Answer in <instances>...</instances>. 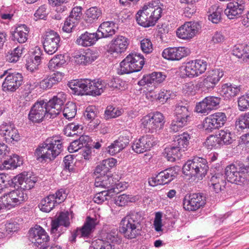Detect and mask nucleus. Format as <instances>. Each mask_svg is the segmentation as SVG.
Returning <instances> with one entry per match:
<instances>
[{
	"label": "nucleus",
	"instance_id": "23",
	"mask_svg": "<svg viewBox=\"0 0 249 249\" xmlns=\"http://www.w3.org/2000/svg\"><path fill=\"white\" fill-rule=\"evenodd\" d=\"M99 223V220L96 218H92L88 216L84 225L76 230L73 238L79 237L84 239L89 238L96 225Z\"/></svg>",
	"mask_w": 249,
	"mask_h": 249
},
{
	"label": "nucleus",
	"instance_id": "63",
	"mask_svg": "<svg viewBox=\"0 0 249 249\" xmlns=\"http://www.w3.org/2000/svg\"><path fill=\"white\" fill-rule=\"evenodd\" d=\"M48 14L47 11V6L45 5L39 7L36 11L34 16L36 18V20L38 19H44Z\"/></svg>",
	"mask_w": 249,
	"mask_h": 249
},
{
	"label": "nucleus",
	"instance_id": "41",
	"mask_svg": "<svg viewBox=\"0 0 249 249\" xmlns=\"http://www.w3.org/2000/svg\"><path fill=\"white\" fill-rule=\"evenodd\" d=\"M85 19L89 23H93L97 21L102 15V10L96 7H91L85 12Z\"/></svg>",
	"mask_w": 249,
	"mask_h": 249
},
{
	"label": "nucleus",
	"instance_id": "21",
	"mask_svg": "<svg viewBox=\"0 0 249 249\" xmlns=\"http://www.w3.org/2000/svg\"><path fill=\"white\" fill-rule=\"evenodd\" d=\"M206 199L202 194L195 193L186 196L183 202V208L189 211L198 210L205 204Z\"/></svg>",
	"mask_w": 249,
	"mask_h": 249
},
{
	"label": "nucleus",
	"instance_id": "18",
	"mask_svg": "<svg viewBox=\"0 0 249 249\" xmlns=\"http://www.w3.org/2000/svg\"><path fill=\"white\" fill-rule=\"evenodd\" d=\"M200 28V25L197 22H185L177 29V36L182 39H190L198 33Z\"/></svg>",
	"mask_w": 249,
	"mask_h": 249
},
{
	"label": "nucleus",
	"instance_id": "57",
	"mask_svg": "<svg viewBox=\"0 0 249 249\" xmlns=\"http://www.w3.org/2000/svg\"><path fill=\"white\" fill-rule=\"evenodd\" d=\"M141 48L145 53H150L153 50V45L151 40L148 38H144L141 41Z\"/></svg>",
	"mask_w": 249,
	"mask_h": 249
},
{
	"label": "nucleus",
	"instance_id": "16",
	"mask_svg": "<svg viewBox=\"0 0 249 249\" xmlns=\"http://www.w3.org/2000/svg\"><path fill=\"white\" fill-rule=\"evenodd\" d=\"M60 37L53 31L46 32L43 36V45L45 52L48 54L54 53L60 47Z\"/></svg>",
	"mask_w": 249,
	"mask_h": 249
},
{
	"label": "nucleus",
	"instance_id": "2",
	"mask_svg": "<svg viewBox=\"0 0 249 249\" xmlns=\"http://www.w3.org/2000/svg\"><path fill=\"white\" fill-rule=\"evenodd\" d=\"M164 5L159 0L145 4L136 14L138 24L144 27L154 26L161 17Z\"/></svg>",
	"mask_w": 249,
	"mask_h": 249
},
{
	"label": "nucleus",
	"instance_id": "30",
	"mask_svg": "<svg viewBox=\"0 0 249 249\" xmlns=\"http://www.w3.org/2000/svg\"><path fill=\"white\" fill-rule=\"evenodd\" d=\"M63 76V74L60 72H56L48 75L39 82L40 88L43 90L50 89L60 82Z\"/></svg>",
	"mask_w": 249,
	"mask_h": 249
},
{
	"label": "nucleus",
	"instance_id": "4",
	"mask_svg": "<svg viewBox=\"0 0 249 249\" xmlns=\"http://www.w3.org/2000/svg\"><path fill=\"white\" fill-rule=\"evenodd\" d=\"M142 220V217L140 213L131 212L121 220L119 231L127 239L135 238L141 235Z\"/></svg>",
	"mask_w": 249,
	"mask_h": 249
},
{
	"label": "nucleus",
	"instance_id": "59",
	"mask_svg": "<svg viewBox=\"0 0 249 249\" xmlns=\"http://www.w3.org/2000/svg\"><path fill=\"white\" fill-rule=\"evenodd\" d=\"M77 22L74 18L69 17L66 20L63 27V30L66 33H70L72 29L76 26Z\"/></svg>",
	"mask_w": 249,
	"mask_h": 249
},
{
	"label": "nucleus",
	"instance_id": "34",
	"mask_svg": "<svg viewBox=\"0 0 249 249\" xmlns=\"http://www.w3.org/2000/svg\"><path fill=\"white\" fill-rule=\"evenodd\" d=\"M115 186L116 188H111L110 189L101 191L97 193L93 198L94 201L97 204H101L105 201L111 198L114 194L118 193L119 191L116 190L122 187L120 183L115 184Z\"/></svg>",
	"mask_w": 249,
	"mask_h": 249
},
{
	"label": "nucleus",
	"instance_id": "44",
	"mask_svg": "<svg viewBox=\"0 0 249 249\" xmlns=\"http://www.w3.org/2000/svg\"><path fill=\"white\" fill-rule=\"evenodd\" d=\"M86 79L73 80L69 82V87L77 95L83 94L85 90Z\"/></svg>",
	"mask_w": 249,
	"mask_h": 249
},
{
	"label": "nucleus",
	"instance_id": "45",
	"mask_svg": "<svg viewBox=\"0 0 249 249\" xmlns=\"http://www.w3.org/2000/svg\"><path fill=\"white\" fill-rule=\"evenodd\" d=\"M57 204L54 195H50L41 201L40 210L42 212L49 213Z\"/></svg>",
	"mask_w": 249,
	"mask_h": 249
},
{
	"label": "nucleus",
	"instance_id": "62",
	"mask_svg": "<svg viewBox=\"0 0 249 249\" xmlns=\"http://www.w3.org/2000/svg\"><path fill=\"white\" fill-rule=\"evenodd\" d=\"M109 171L108 168H107L106 164L104 162V161L102 160L96 167L94 174L95 175L97 176L98 175L102 176L107 175L106 174Z\"/></svg>",
	"mask_w": 249,
	"mask_h": 249
},
{
	"label": "nucleus",
	"instance_id": "20",
	"mask_svg": "<svg viewBox=\"0 0 249 249\" xmlns=\"http://www.w3.org/2000/svg\"><path fill=\"white\" fill-rule=\"evenodd\" d=\"M37 181L36 177L31 173L23 172L15 177L13 182L15 186L23 190H30L34 187Z\"/></svg>",
	"mask_w": 249,
	"mask_h": 249
},
{
	"label": "nucleus",
	"instance_id": "27",
	"mask_svg": "<svg viewBox=\"0 0 249 249\" xmlns=\"http://www.w3.org/2000/svg\"><path fill=\"white\" fill-rule=\"evenodd\" d=\"M244 10L243 4L237 1L230 2L227 4L224 14L229 19H235L241 17Z\"/></svg>",
	"mask_w": 249,
	"mask_h": 249
},
{
	"label": "nucleus",
	"instance_id": "32",
	"mask_svg": "<svg viewBox=\"0 0 249 249\" xmlns=\"http://www.w3.org/2000/svg\"><path fill=\"white\" fill-rule=\"evenodd\" d=\"M29 28L25 24L18 25L12 34L13 40L19 43H24L28 39Z\"/></svg>",
	"mask_w": 249,
	"mask_h": 249
},
{
	"label": "nucleus",
	"instance_id": "17",
	"mask_svg": "<svg viewBox=\"0 0 249 249\" xmlns=\"http://www.w3.org/2000/svg\"><path fill=\"white\" fill-rule=\"evenodd\" d=\"M30 241L35 246H40L42 249H46L47 242L49 240V236L45 231L40 226L36 225L31 228L29 232Z\"/></svg>",
	"mask_w": 249,
	"mask_h": 249
},
{
	"label": "nucleus",
	"instance_id": "14",
	"mask_svg": "<svg viewBox=\"0 0 249 249\" xmlns=\"http://www.w3.org/2000/svg\"><path fill=\"white\" fill-rule=\"evenodd\" d=\"M4 77V80L2 83L4 90L14 91L22 84L23 77L18 72L10 73L8 71H5L2 74H0V79Z\"/></svg>",
	"mask_w": 249,
	"mask_h": 249
},
{
	"label": "nucleus",
	"instance_id": "48",
	"mask_svg": "<svg viewBox=\"0 0 249 249\" xmlns=\"http://www.w3.org/2000/svg\"><path fill=\"white\" fill-rule=\"evenodd\" d=\"M222 10L216 5L212 6L209 9L210 14L208 16V19L213 23H218L221 19V14Z\"/></svg>",
	"mask_w": 249,
	"mask_h": 249
},
{
	"label": "nucleus",
	"instance_id": "60",
	"mask_svg": "<svg viewBox=\"0 0 249 249\" xmlns=\"http://www.w3.org/2000/svg\"><path fill=\"white\" fill-rule=\"evenodd\" d=\"M97 114V110L95 107L90 106L86 108L84 116L89 120H93Z\"/></svg>",
	"mask_w": 249,
	"mask_h": 249
},
{
	"label": "nucleus",
	"instance_id": "12",
	"mask_svg": "<svg viewBox=\"0 0 249 249\" xmlns=\"http://www.w3.org/2000/svg\"><path fill=\"white\" fill-rule=\"evenodd\" d=\"M225 175L227 180L232 183H235L238 185L248 184L247 172L234 164H231L226 167Z\"/></svg>",
	"mask_w": 249,
	"mask_h": 249
},
{
	"label": "nucleus",
	"instance_id": "50",
	"mask_svg": "<svg viewBox=\"0 0 249 249\" xmlns=\"http://www.w3.org/2000/svg\"><path fill=\"white\" fill-rule=\"evenodd\" d=\"M123 112V110L122 108L109 106L105 111V116L107 119L115 118L121 116Z\"/></svg>",
	"mask_w": 249,
	"mask_h": 249
},
{
	"label": "nucleus",
	"instance_id": "43",
	"mask_svg": "<svg viewBox=\"0 0 249 249\" xmlns=\"http://www.w3.org/2000/svg\"><path fill=\"white\" fill-rule=\"evenodd\" d=\"M113 179L112 177L107 175L97 176L95 178V186L96 187H101L110 189L115 188L113 185Z\"/></svg>",
	"mask_w": 249,
	"mask_h": 249
},
{
	"label": "nucleus",
	"instance_id": "13",
	"mask_svg": "<svg viewBox=\"0 0 249 249\" xmlns=\"http://www.w3.org/2000/svg\"><path fill=\"white\" fill-rule=\"evenodd\" d=\"M224 75V71L221 69H216L208 71L203 79L199 81L198 86L203 90L213 89Z\"/></svg>",
	"mask_w": 249,
	"mask_h": 249
},
{
	"label": "nucleus",
	"instance_id": "6",
	"mask_svg": "<svg viewBox=\"0 0 249 249\" xmlns=\"http://www.w3.org/2000/svg\"><path fill=\"white\" fill-rule=\"evenodd\" d=\"M144 64V58L141 53L133 52L127 55L120 63L118 73L128 74L140 71Z\"/></svg>",
	"mask_w": 249,
	"mask_h": 249
},
{
	"label": "nucleus",
	"instance_id": "54",
	"mask_svg": "<svg viewBox=\"0 0 249 249\" xmlns=\"http://www.w3.org/2000/svg\"><path fill=\"white\" fill-rule=\"evenodd\" d=\"M66 61L62 54L55 55L49 62V67L50 69L59 68L65 64Z\"/></svg>",
	"mask_w": 249,
	"mask_h": 249
},
{
	"label": "nucleus",
	"instance_id": "33",
	"mask_svg": "<svg viewBox=\"0 0 249 249\" xmlns=\"http://www.w3.org/2000/svg\"><path fill=\"white\" fill-rule=\"evenodd\" d=\"M99 38L97 32L90 33L86 32L77 37L76 43L83 47L90 46L94 44Z\"/></svg>",
	"mask_w": 249,
	"mask_h": 249
},
{
	"label": "nucleus",
	"instance_id": "19",
	"mask_svg": "<svg viewBox=\"0 0 249 249\" xmlns=\"http://www.w3.org/2000/svg\"><path fill=\"white\" fill-rule=\"evenodd\" d=\"M156 144L157 142L153 136L147 134L135 140L132 145V148L137 153H143L150 150Z\"/></svg>",
	"mask_w": 249,
	"mask_h": 249
},
{
	"label": "nucleus",
	"instance_id": "36",
	"mask_svg": "<svg viewBox=\"0 0 249 249\" xmlns=\"http://www.w3.org/2000/svg\"><path fill=\"white\" fill-rule=\"evenodd\" d=\"M226 182L222 175L217 174L212 176L209 182L210 189L218 193L225 188Z\"/></svg>",
	"mask_w": 249,
	"mask_h": 249
},
{
	"label": "nucleus",
	"instance_id": "38",
	"mask_svg": "<svg viewBox=\"0 0 249 249\" xmlns=\"http://www.w3.org/2000/svg\"><path fill=\"white\" fill-rule=\"evenodd\" d=\"M190 139V135L187 132H183L180 135L175 136L173 143L182 151H184L189 145Z\"/></svg>",
	"mask_w": 249,
	"mask_h": 249
},
{
	"label": "nucleus",
	"instance_id": "28",
	"mask_svg": "<svg viewBox=\"0 0 249 249\" xmlns=\"http://www.w3.org/2000/svg\"><path fill=\"white\" fill-rule=\"evenodd\" d=\"M173 171L171 169L162 171L149 179L148 183L151 186L167 184L173 179Z\"/></svg>",
	"mask_w": 249,
	"mask_h": 249
},
{
	"label": "nucleus",
	"instance_id": "47",
	"mask_svg": "<svg viewBox=\"0 0 249 249\" xmlns=\"http://www.w3.org/2000/svg\"><path fill=\"white\" fill-rule=\"evenodd\" d=\"M76 111L77 107L75 104L72 102H68L65 105L62 113L66 119L70 120L75 117Z\"/></svg>",
	"mask_w": 249,
	"mask_h": 249
},
{
	"label": "nucleus",
	"instance_id": "64",
	"mask_svg": "<svg viewBox=\"0 0 249 249\" xmlns=\"http://www.w3.org/2000/svg\"><path fill=\"white\" fill-rule=\"evenodd\" d=\"M114 142L121 150H122L128 145L129 140L126 136H120Z\"/></svg>",
	"mask_w": 249,
	"mask_h": 249
},
{
	"label": "nucleus",
	"instance_id": "7",
	"mask_svg": "<svg viewBox=\"0 0 249 249\" xmlns=\"http://www.w3.org/2000/svg\"><path fill=\"white\" fill-rule=\"evenodd\" d=\"M27 199L26 193L21 188L5 193L0 197V210H10Z\"/></svg>",
	"mask_w": 249,
	"mask_h": 249
},
{
	"label": "nucleus",
	"instance_id": "25",
	"mask_svg": "<svg viewBox=\"0 0 249 249\" xmlns=\"http://www.w3.org/2000/svg\"><path fill=\"white\" fill-rule=\"evenodd\" d=\"M73 57L76 63L84 65L89 64L97 58L96 53L90 49L76 51Z\"/></svg>",
	"mask_w": 249,
	"mask_h": 249
},
{
	"label": "nucleus",
	"instance_id": "46",
	"mask_svg": "<svg viewBox=\"0 0 249 249\" xmlns=\"http://www.w3.org/2000/svg\"><path fill=\"white\" fill-rule=\"evenodd\" d=\"M23 51L22 46H18L13 50L8 52L6 55V60L10 63L17 62L21 56Z\"/></svg>",
	"mask_w": 249,
	"mask_h": 249
},
{
	"label": "nucleus",
	"instance_id": "56",
	"mask_svg": "<svg viewBox=\"0 0 249 249\" xmlns=\"http://www.w3.org/2000/svg\"><path fill=\"white\" fill-rule=\"evenodd\" d=\"M197 74L199 75L203 73L206 70L208 63L203 59H196L192 60Z\"/></svg>",
	"mask_w": 249,
	"mask_h": 249
},
{
	"label": "nucleus",
	"instance_id": "22",
	"mask_svg": "<svg viewBox=\"0 0 249 249\" xmlns=\"http://www.w3.org/2000/svg\"><path fill=\"white\" fill-rule=\"evenodd\" d=\"M106 87L105 82L100 79H86L85 93L94 96H98L104 92Z\"/></svg>",
	"mask_w": 249,
	"mask_h": 249
},
{
	"label": "nucleus",
	"instance_id": "5",
	"mask_svg": "<svg viewBox=\"0 0 249 249\" xmlns=\"http://www.w3.org/2000/svg\"><path fill=\"white\" fill-rule=\"evenodd\" d=\"M208 168L206 159L200 157H195L184 164L182 170L185 175L195 177L201 180L207 174Z\"/></svg>",
	"mask_w": 249,
	"mask_h": 249
},
{
	"label": "nucleus",
	"instance_id": "39",
	"mask_svg": "<svg viewBox=\"0 0 249 249\" xmlns=\"http://www.w3.org/2000/svg\"><path fill=\"white\" fill-rule=\"evenodd\" d=\"M166 77V76L162 72H153L149 75L143 76L142 80L146 84L157 85L163 82Z\"/></svg>",
	"mask_w": 249,
	"mask_h": 249
},
{
	"label": "nucleus",
	"instance_id": "61",
	"mask_svg": "<svg viewBox=\"0 0 249 249\" xmlns=\"http://www.w3.org/2000/svg\"><path fill=\"white\" fill-rule=\"evenodd\" d=\"M162 213L160 212L156 213L154 221V226L156 231L159 232L162 231Z\"/></svg>",
	"mask_w": 249,
	"mask_h": 249
},
{
	"label": "nucleus",
	"instance_id": "8",
	"mask_svg": "<svg viewBox=\"0 0 249 249\" xmlns=\"http://www.w3.org/2000/svg\"><path fill=\"white\" fill-rule=\"evenodd\" d=\"M141 126L150 133L157 132L163 128L164 117L160 112L149 113L143 116L140 121Z\"/></svg>",
	"mask_w": 249,
	"mask_h": 249
},
{
	"label": "nucleus",
	"instance_id": "3",
	"mask_svg": "<svg viewBox=\"0 0 249 249\" xmlns=\"http://www.w3.org/2000/svg\"><path fill=\"white\" fill-rule=\"evenodd\" d=\"M63 150V142L59 136L48 138L36 150L37 159L42 160H54Z\"/></svg>",
	"mask_w": 249,
	"mask_h": 249
},
{
	"label": "nucleus",
	"instance_id": "42",
	"mask_svg": "<svg viewBox=\"0 0 249 249\" xmlns=\"http://www.w3.org/2000/svg\"><path fill=\"white\" fill-rule=\"evenodd\" d=\"M181 151L178 147L174 145L173 143L171 146L165 148L164 154L168 161L173 162L175 161L176 159H179Z\"/></svg>",
	"mask_w": 249,
	"mask_h": 249
},
{
	"label": "nucleus",
	"instance_id": "35",
	"mask_svg": "<svg viewBox=\"0 0 249 249\" xmlns=\"http://www.w3.org/2000/svg\"><path fill=\"white\" fill-rule=\"evenodd\" d=\"M1 131L5 141L8 142H17L20 139L18 130L11 125H3Z\"/></svg>",
	"mask_w": 249,
	"mask_h": 249
},
{
	"label": "nucleus",
	"instance_id": "26",
	"mask_svg": "<svg viewBox=\"0 0 249 249\" xmlns=\"http://www.w3.org/2000/svg\"><path fill=\"white\" fill-rule=\"evenodd\" d=\"M129 44L128 40L122 36L114 38L108 45V52L111 53H121L124 52Z\"/></svg>",
	"mask_w": 249,
	"mask_h": 249
},
{
	"label": "nucleus",
	"instance_id": "1",
	"mask_svg": "<svg viewBox=\"0 0 249 249\" xmlns=\"http://www.w3.org/2000/svg\"><path fill=\"white\" fill-rule=\"evenodd\" d=\"M66 99V94L59 92L48 102L43 100L36 102L31 107L28 119L33 123H40L44 119L55 118L61 111L62 106Z\"/></svg>",
	"mask_w": 249,
	"mask_h": 249
},
{
	"label": "nucleus",
	"instance_id": "53",
	"mask_svg": "<svg viewBox=\"0 0 249 249\" xmlns=\"http://www.w3.org/2000/svg\"><path fill=\"white\" fill-rule=\"evenodd\" d=\"M218 135H211L207 138L205 144L208 149L217 148L221 145Z\"/></svg>",
	"mask_w": 249,
	"mask_h": 249
},
{
	"label": "nucleus",
	"instance_id": "24",
	"mask_svg": "<svg viewBox=\"0 0 249 249\" xmlns=\"http://www.w3.org/2000/svg\"><path fill=\"white\" fill-rule=\"evenodd\" d=\"M189 53L190 51L188 48L179 47L166 48L163 51L162 55L167 60H179Z\"/></svg>",
	"mask_w": 249,
	"mask_h": 249
},
{
	"label": "nucleus",
	"instance_id": "11",
	"mask_svg": "<svg viewBox=\"0 0 249 249\" xmlns=\"http://www.w3.org/2000/svg\"><path fill=\"white\" fill-rule=\"evenodd\" d=\"M120 242L116 230L113 229L110 232L104 234L102 238L92 241L91 245L93 249H115L114 243H119Z\"/></svg>",
	"mask_w": 249,
	"mask_h": 249
},
{
	"label": "nucleus",
	"instance_id": "51",
	"mask_svg": "<svg viewBox=\"0 0 249 249\" xmlns=\"http://www.w3.org/2000/svg\"><path fill=\"white\" fill-rule=\"evenodd\" d=\"M182 69L184 74L189 77L193 78L198 76L192 60L186 62L182 66Z\"/></svg>",
	"mask_w": 249,
	"mask_h": 249
},
{
	"label": "nucleus",
	"instance_id": "9",
	"mask_svg": "<svg viewBox=\"0 0 249 249\" xmlns=\"http://www.w3.org/2000/svg\"><path fill=\"white\" fill-rule=\"evenodd\" d=\"M191 112L187 107L178 105L175 109V118L170 124L171 130L177 132L186 125L190 121Z\"/></svg>",
	"mask_w": 249,
	"mask_h": 249
},
{
	"label": "nucleus",
	"instance_id": "15",
	"mask_svg": "<svg viewBox=\"0 0 249 249\" xmlns=\"http://www.w3.org/2000/svg\"><path fill=\"white\" fill-rule=\"evenodd\" d=\"M219 97L210 96L206 97L201 101L197 103L195 107L196 112L208 115L212 111L217 109L220 103Z\"/></svg>",
	"mask_w": 249,
	"mask_h": 249
},
{
	"label": "nucleus",
	"instance_id": "37",
	"mask_svg": "<svg viewBox=\"0 0 249 249\" xmlns=\"http://www.w3.org/2000/svg\"><path fill=\"white\" fill-rule=\"evenodd\" d=\"M241 90V86L227 83L222 86L221 94L225 99H231L238 95Z\"/></svg>",
	"mask_w": 249,
	"mask_h": 249
},
{
	"label": "nucleus",
	"instance_id": "58",
	"mask_svg": "<svg viewBox=\"0 0 249 249\" xmlns=\"http://www.w3.org/2000/svg\"><path fill=\"white\" fill-rule=\"evenodd\" d=\"M238 106L240 111H245L249 107V99L246 94L240 96L238 100Z\"/></svg>",
	"mask_w": 249,
	"mask_h": 249
},
{
	"label": "nucleus",
	"instance_id": "55",
	"mask_svg": "<svg viewBox=\"0 0 249 249\" xmlns=\"http://www.w3.org/2000/svg\"><path fill=\"white\" fill-rule=\"evenodd\" d=\"M41 59V57L39 55H36L34 59H29L26 64L27 69L31 72H34L38 70Z\"/></svg>",
	"mask_w": 249,
	"mask_h": 249
},
{
	"label": "nucleus",
	"instance_id": "40",
	"mask_svg": "<svg viewBox=\"0 0 249 249\" xmlns=\"http://www.w3.org/2000/svg\"><path fill=\"white\" fill-rule=\"evenodd\" d=\"M138 199L139 197L137 196L124 194L116 196L114 199V203L119 207H123L128 205L129 203L135 202Z\"/></svg>",
	"mask_w": 249,
	"mask_h": 249
},
{
	"label": "nucleus",
	"instance_id": "29",
	"mask_svg": "<svg viewBox=\"0 0 249 249\" xmlns=\"http://www.w3.org/2000/svg\"><path fill=\"white\" fill-rule=\"evenodd\" d=\"M70 224L69 213L68 212H61L59 215L53 220L51 223V232L55 233L61 231L59 228L61 226L68 228Z\"/></svg>",
	"mask_w": 249,
	"mask_h": 249
},
{
	"label": "nucleus",
	"instance_id": "52",
	"mask_svg": "<svg viewBox=\"0 0 249 249\" xmlns=\"http://www.w3.org/2000/svg\"><path fill=\"white\" fill-rule=\"evenodd\" d=\"M235 126L238 130L249 128V112L245 115L239 116L235 122Z\"/></svg>",
	"mask_w": 249,
	"mask_h": 249
},
{
	"label": "nucleus",
	"instance_id": "31",
	"mask_svg": "<svg viewBox=\"0 0 249 249\" xmlns=\"http://www.w3.org/2000/svg\"><path fill=\"white\" fill-rule=\"evenodd\" d=\"M117 29L115 23L112 21H106L100 24L97 33L100 38H107L114 35Z\"/></svg>",
	"mask_w": 249,
	"mask_h": 249
},
{
	"label": "nucleus",
	"instance_id": "49",
	"mask_svg": "<svg viewBox=\"0 0 249 249\" xmlns=\"http://www.w3.org/2000/svg\"><path fill=\"white\" fill-rule=\"evenodd\" d=\"M218 137L220 140L221 145L230 144L233 141L232 135L231 131L228 129H222L219 131L218 134Z\"/></svg>",
	"mask_w": 249,
	"mask_h": 249
},
{
	"label": "nucleus",
	"instance_id": "10",
	"mask_svg": "<svg viewBox=\"0 0 249 249\" xmlns=\"http://www.w3.org/2000/svg\"><path fill=\"white\" fill-rule=\"evenodd\" d=\"M227 121L226 114L222 112H216L206 117L203 121V129L208 132L223 127Z\"/></svg>",
	"mask_w": 249,
	"mask_h": 249
}]
</instances>
